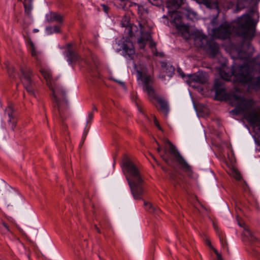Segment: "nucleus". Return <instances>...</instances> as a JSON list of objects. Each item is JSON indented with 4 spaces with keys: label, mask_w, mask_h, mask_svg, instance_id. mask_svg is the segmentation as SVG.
<instances>
[{
    "label": "nucleus",
    "mask_w": 260,
    "mask_h": 260,
    "mask_svg": "<svg viewBox=\"0 0 260 260\" xmlns=\"http://www.w3.org/2000/svg\"><path fill=\"white\" fill-rule=\"evenodd\" d=\"M145 209L150 213H157L159 209L154 207L150 203L145 201L144 203Z\"/></svg>",
    "instance_id": "5701e85b"
},
{
    "label": "nucleus",
    "mask_w": 260,
    "mask_h": 260,
    "mask_svg": "<svg viewBox=\"0 0 260 260\" xmlns=\"http://www.w3.org/2000/svg\"><path fill=\"white\" fill-rule=\"evenodd\" d=\"M32 0H23V2L25 13L28 16L30 14L32 9Z\"/></svg>",
    "instance_id": "4be33fe9"
},
{
    "label": "nucleus",
    "mask_w": 260,
    "mask_h": 260,
    "mask_svg": "<svg viewBox=\"0 0 260 260\" xmlns=\"http://www.w3.org/2000/svg\"><path fill=\"white\" fill-rule=\"evenodd\" d=\"M65 54L67 57V60L70 63H75L79 59L77 54L73 51L70 47H69Z\"/></svg>",
    "instance_id": "2eb2a0df"
},
{
    "label": "nucleus",
    "mask_w": 260,
    "mask_h": 260,
    "mask_svg": "<svg viewBox=\"0 0 260 260\" xmlns=\"http://www.w3.org/2000/svg\"><path fill=\"white\" fill-rule=\"evenodd\" d=\"M28 43L31 55L35 58L37 66H41V60L40 56V52L36 50L35 45L31 41H29Z\"/></svg>",
    "instance_id": "a211bd4d"
},
{
    "label": "nucleus",
    "mask_w": 260,
    "mask_h": 260,
    "mask_svg": "<svg viewBox=\"0 0 260 260\" xmlns=\"http://www.w3.org/2000/svg\"><path fill=\"white\" fill-rule=\"evenodd\" d=\"M171 177L172 178V179H173L174 180H176V179H175V175H172Z\"/></svg>",
    "instance_id": "37998d69"
},
{
    "label": "nucleus",
    "mask_w": 260,
    "mask_h": 260,
    "mask_svg": "<svg viewBox=\"0 0 260 260\" xmlns=\"http://www.w3.org/2000/svg\"><path fill=\"white\" fill-rule=\"evenodd\" d=\"M63 16L56 12H50L46 16L47 20L48 22L56 21L61 23L63 22Z\"/></svg>",
    "instance_id": "4468645a"
},
{
    "label": "nucleus",
    "mask_w": 260,
    "mask_h": 260,
    "mask_svg": "<svg viewBox=\"0 0 260 260\" xmlns=\"http://www.w3.org/2000/svg\"><path fill=\"white\" fill-rule=\"evenodd\" d=\"M213 251L216 255L217 260H223L221 255L217 251L216 249H213Z\"/></svg>",
    "instance_id": "7c9ffc66"
},
{
    "label": "nucleus",
    "mask_w": 260,
    "mask_h": 260,
    "mask_svg": "<svg viewBox=\"0 0 260 260\" xmlns=\"http://www.w3.org/2000/svg\"><path fill=\"white\" fill-rule=\"evenodd\" d=\"M141 27V37L138 39V43L139 47L141 49H143L145 47V44L147 42L150 41V47L151 48L153 53L155 56H162V53L158 52L155 48L156 44L151 40V37L149 32H144L143 27L141 24H140Z\"/></svg>",
    "instance_id": "1a4fd4ad"
},
{
    "label": "nucleus",
    "mask_w": 260,
    "mask_h": 260,
    "mask_svg": "<svg viewBox=\"0 0 260 260\" xmlns=\"http://www.w3.org/2000/svg\"><path fill=\"white\" fill-rule=\"evenodd\" d=\"M154 123L155 124V125L160 129V130H161V127H160V126L159 125V123H158V121L157 120L156 118L155 117H154Z\"/></svg>",
    "instance_id": "72a5a7b5"
},
{
    "label": "nucleus",
    "mask_w": 260,
    "mask_h": 260,
    "mask_svg": "<svg viewBox=\"0 0 260 260\" xmlns=\"http://www.w3.org/2000/svg\"><path fill=\"white\" fill-rule=\"evenodd\" d=\"M8 71L9 74V76L14 79L15 78V76L13 75V73L15 72V70L13 67H10L8 69Z\"/></svg>",
    "instance_id": "cd10ccee"
},
{
    "label": "nucleus",
    "mask_w": 260,
    "mask_h": 260,
    "mask_svg": "<svg viewBox=\"0 0 260 260\" xmlns=\"http://www.w3.org/2000/svg\"><path fill=\"white\" fill-rule=\"evenodd\" d=\"M170 16L175 24L176 28L180 31H183L184 32H187L188 27L182 23V16L180 13L177 11L170 10L168 11Z\"/></svg>",
    "instance_id": "9d476101"
},
{
    "label": "nucleus",
    "mask_w": 260,
    "mask_h": 260,
    "mask_svg": "<svg viewBox=\"0 0 260 260\" xmlns=\"http://www.w3.org/2000/svg\"><path fill=\"white\" fill-rule=\"evenodd\" d=\"M121 24L122 27L126 28L130 36L133 35L131 30L132 29V26L129 23V18L128 17L126 16H124L121 20Z\"/></svg>",
    "instance_id": "412c9836"
},
{
    "label": "nucleus",
    "mask_w": 260,
    "mask_h": 260,
    "mask_svg": "<svg viewBox=\"0 0 260 260\" xmlns=\"http://www.w3.org/2000/svg\"><path fill=\"white\" fill-rule=\"evenodd\" d=\"M138 80H141L143 83V90L147 92L148 96L155 99L159 104V110L167 116L169 111V106L167 100L160 96H156L154 90L151 86L152 79L150 76L146 74V69L143 66L135 65Z\"/></svg>",
    "instance_id": "39448f33"
},
{
    "label": "nucleus",
    "mask_w": 260,
    "mask_h": 260,
    "mask_svg": "<svg viewBox=\"0 0 260 260\" xmlns=\"http://www.w3.org/2000/svg\"><path fill=\"white\" fill-rule=\"evenodd\" d=\"M40 71L46 81L47 85L51 91V96L54 104V114L63 120L69 108L66 91L61 86L57 85L51 77L49 71L41 69Z\"/></svg>",
    "instance_id": "f03ea898"
},
{
    "label": "nucleus",
    "mask_w": 260,
    "mask_h": 260,
    "mask_svg": "<svg viewBox=\"0 0 260 260\" xmlns=\"http://www.w3.org/2000/svg\"><path fill=\"white\" fill-rule=\"evenodd\" d=\"M221 78L225 80L232 79L242 84H248L251 88H260V76L253 77L249 66L247 64L234 66L232 69L224 68L219 72Z\"/></svg>",
    "instance_id": "7ed1b4c3"
},
{
    "label": "nucleus",
    "mask_w": 260,
    "mask_h": 260,
    "mask_svg": "<svg viewBox=\"0 0 260 260\" xmlns=\"http://www.w3.org/2000/svg\"><path fill=\"white\" fill-rule=\"evenodd\" d=\"M245 231L243 233V241L252 244L257 241V238L253 235L251 231L247 228H244Z\"/></svg>",
    "instance_id": "ddd939ff"
},
{
    "label": "nucleus",
    "mask_w": 260,
    "mask_h": 260,
    "mask_svg": "<svg viewBox=\"0 0 260 260\" xmlns=\"http://www.w3.org/2000/svg\"><path fill=\"white\" fill-rule=\"evenodd\" d=\"M188 80L187 81L189 84L192 82L204 84L207 82V76L205 73L199 72L192 75H188Z\"/></svg>",
    "instance_id": "9b49d317"
},
{
    "label": "nucleus",
    "mask_w": 260,
    "mask_h": 260,
    "mask_svg": "<svg viewBox=\"0 0 260 260\" xmlns=\"http://www.w3.org/2000/svg\"><path fill=\"white\" fill-rule=\"evenodd\" d=\"M93 118V114L92 113V112H91L88 114V119L87 120V124H88L89 123H90L91 122Z\"/></svg>",
    "instance_id": "2f4dec72"
},
{
    "label": "nucleus",
    "mask_w": 260,
    "mask_h": 260,
    "mask_svg": "<svg viewBox=\"0 0 260 260\" xmlns=\"http://www.w3.org/2000/svg\"><path fill=\"white\" fill-rule=\"evenodd\" d=\"M123 49L131 58L134 55L135 51L132 42L128 41L123 45Z\"/></svg>",
    "instance_id": "f3484780"
},
{
    "label": "nucleus",
    "mask_w": 260,
    "mask_h": 260,
    "mask_svg": "<svg viewBox=\"0 0 260 260\" xmlns=\"http://www.w3.org/2000/svg\"><path fill=\"white\" fill-rule=\"evenodd\" d=\"M101 9L106 14H108L109 11V7L106 5H102Z\"/></svg>",
    "instance_id": "c85d7f7f"
},
{
    "label": "nucleus",
    "mask_w": 260,
    "mask_h": 260,
    "mask_svg": "<svg viewBox=\"0 0 260 260\" xmlns=\"http://www.w3.org/2000/svg\"><path fill=\"white\" fill-rule=\"evenodd\" d=\"M239 225L240 226H242V224H241L240 222H239Z\"/></svg>",
    "instance_id": "49530a36"
},
{
    "label": "nucleus",
    "mask_w": 260,
    "mask_h": 260,
    "mask_svg": "<svg viewBox=\"0 0 260 260\" xmlns=\"http://www.w3.org/2000/svg\"><path fill=\"white\" fill-rule=\"evenodd\" d=\"M231 175L236 179L238 180H240L241 177L240 173L236 169H233L232 170Z\"/></svg>",
    "instance_id": "bb28decb"
},
{
    "label": "nucleus",
    "mask_w": 260,
    "mask_h": 260,
    "mask_svg": "<svg viewBox=\"0 0 260 260\" xmlns=\"http://www.w3.org/2000/svg\"><path fill=\"white\" fill-rule=\"evenodd\" d=\"M206 244H207L208 245H209V246L210 247V248L212 249V250H213V249H215V248H214V247L211 245V242H210V241H209V240H207V241H206Z\"/></svg>",
    "instance_id": "c9c22d12"
},
{
    "label": "nucleus",
    "mask_w": 260,
    "mask_h": 260,
    "mask_svg": "<svg viewBox=\"0 0 260 260\" xmlns=\"http://www.w3.org/2000/svg\"><path fill=\"white\" fill-rule=\"evenodd\" d=\"M91 76H96V75H94V74H91Z\"/></svg>",
    "instance_id": "c03bdc74"
},
{
    "label": "nucleus",
    "mask_w": 260,
    "mask_h": 260,
    "mask_svg": "<svg viewBox=\"0 0 260 260\" xmlns=\"http://www.w3.org/2000/svg\"><path fill=\"white\" fill-rule=\"evenodd\" d=\"M178 72L179 73V74H180V75L182 77H184L185 76V75L183 73V72L181 70V69H179L178 70Z\"/></svg>",
    "instance_id": "f704fd0d"
},
{
    "label": "nucleus",
    "mask_w": 260,
    "mask_h": 260,
    "mask_svg": "<svg viewBox=\"0 0 260 260\" xmlns=\"http://www.w3.org/2000/svg\"><path fill=\"white\" fill-rule=\"evenodd\" d=\"M213 35L221 39L229 38L231 35L241 36L244 40H250L254 36L255 28L253 20L248 15L239 18L234 23L227 22L221 24L212 30Z\"/></svg>",
    "instance_id": "f257e3e1"
},
{
    "label": "nucleus",
    "mask_w": 260,
    "mask_h": 260,
    "mask_svg": "<svg viewBox=\"0 0 260 260\" xmlns=\"http://www.w3.org/2000/svg\"><path fill=\"white\" fill-rule=\"evenodd\" d=\"M192 35L197 47L206 49L213 56H215L218 53V45L213 40H209L207 36L204 35L202 31L194 30Z\"/></svg>",
    "instance_id": "423d86ee"
},
{
    "label": "nucleus",
    "mask_w": 260,
    "mask_h": 260,
    "mask_svg": "<svg viewBox=\"0 0 260 260\" xmlns=\"http://www.w3.org/2000/svg\"><path fill=\"white\" fill-rule=\"evenodd\" d=\"M192 15L193 17H194L196 16V13H194V12H188V14H187V17H190V15Z\"/></svg>",
    "instance_id": "e433bc0d"
},
{
    "label": "nucleus",
    "mask_w": 260,
    "mask_h": 260,
    "mask_svg": "<svg viewBox=\"0 0 260 260\" xmlns=\"http://www.w3.org/2000/svg\"><path fill=\"white\" fill-rule=\"evenodd\" d=\"M218 237L219 238L220 242L223 248H225L227 250H229L228 242L226 239V237L221 232L218 233Z\"/></svg>",
    "instance_id": "b1692460"
},
{
    "label": "nucleus",
    "mask_w": 260,
    "mask_h": 260,
    "mask_svg": "<svg viewBox=\"0 0 260 260\" xmlns=\"http://www.w3.org/2000/svg\"><path fill=\"white\" fill-rule=\"evenodd\" d=\"M123 167L134 199L141 200L144 192V182L139 168L128 158L124 160Z\"/></svg>",
    "instance_id": "20e7f679"
},
{
    "label": "nucleus",
    "mask_w": 260,
    "mask_h": 260,
    "mask_svg": "<svg viewBox=\"0 0 260 260\" xmlns=\"http://www.w3.org/2000/svg\"><path fill=\"white\" fill-rule=\"evenodd\" d=\"M21 80L27 92L30 95L35 96L34 83L31 80L32 71L30 69H21Z\"/></svg>",
    "instance_id": "6e6552de"
},
{
    "label": "nucleus",
    "mask_w": 260,
    "mask_h": 260,
    "mask_svg": "<svg viewBox=\"0 0 260 260\" xmlns=\"http://www.w3.org/2000/svg\"><path fill=\"white\" fill-rule=\"evenodd\" d=\"M46 31L47 34H51L53 32L58 33L60 32V29L58 26H50L47 27L46 28Z\"/></svg>",
    "instance_id": "a878e982"
},
{
    "label": "nucleus",
    "mask_w": 260,
    "mask_h": 260,
    "mask_svg": "<svg viewBox=\"0 0 260 260\" xmlns=\"http://www.w3.org/2000/svg\"><path fill=\"white\" fill-rule=\"evenodd\" d=\"M101 226L102 228H104L103 225L102 224H101Z\"/></svg>",
    "instance_id": "a18cd8bd"
},
{
    "label": "nucleus",
    "mask_w": 260,
    "mask_h": 260,
    "mask_svg": "<svg viewBox=\"0 0 260 260\" xmlns=\"http://www.w3.org/2000/svg\"><path fill=\"white\" fill-rule=\"evenodd\" d=\"M165 143L169 145L170 153L174 156L177 162L181 166V169L186 172L188 175H190L191 173V167L181 155L175 146L169 140H165Z\"/></svg>",
    "instance_id": "0eeeda50"
},
{
    "label": "nucleus",
    "mask_w": 260,
    "mask_h": 260,
    "mask_svg": "<svg viewBox=\"0 0 260 260\" xmlns=\"http://www.w3.org/2000/svg\"><path fill=\"white\" fill-rule=\"evenodd\" d=\"M161 67L164 72L166 74V75L169 77H171L174 73V68L170 63L166 62H161Z\"/></svg>",
    "instance_id": "aec40b11"
},
{
    "label": "nucleus",
    "mask_w": 260,
    "mask_h": 260,
    "mask_svg": "<svg viewBox=\"0 0 260 260\" xmlns=\"http://www.w3.org/2000/svg\"><path fill=\"white\" fill-rule=\"evenodd\" d=\"M94 111H97L98 109L94 105H93L92 112H93Z\"/></svg>",
    "instance_id": "a19ab883"
},
{
    "label": "nucleus",
    "mask_w": 260,
    "mask_h": 260,
    "mask_svg": "<svg viewBox=\"0 0 260 260\" xmlns=\"http://www.w3.org/2000/svg\"><path fill=\"white\" fill-rule=\"evenodd\" d=\"M161 150V148L159 145H158V147L157 148V151L158 152H160Z\"/></svg>",
    "instance_id": "79ce46f5"
},
{
    "label": "nucleus",
    "mask_w": 260,
    "mask_h": 260,
    "mask_svg": "<svg viewBox=\"0 0 260 260\" xmlns=\"http://www.w3.org/2000/svg\"><path fill=\"white\" fill-rule=\"evenodd\" d=\"M166 153V150L165 149V154H162V155H161V157L162 158V159L167 163V164H169V162H170V159L168 158V157H167L166 156H165V154Z\"/></svg>",
    "instance_id": "473e14b6"
},
{
    "label": "nucleus",
    "mask_w": 260,
    "mask_h": 260,
    "mask_svg": "<svg viewBox=\"0 0 260 260\" xmlns=\"http://www.w3.org/2000/svg\"><path fill=\"white\" fill-rule=\"evenodd\" d=\"M223 81L220 79H217L215 81L214 88L217 96H223L225 93L223 87Z\"/></svg>",
    "instance_id": "f8f14e48"
},
{
    "label": "nucleus",
    "mask_w": 260,
    "mask_h": 260,
    "mask_svg": "<svg viewBox=\"0 0 260 260\" xmlns=\"http://www.w3.org/2000/svg\"><path fill=\"white\" fill-rule=\"evenodd\" d=\"M181 5V0H168L167 3V7L171 11H177Z\"/></svg>",
    "instance_id": "6ab92c4d"
},
{
    "label": "nucleus",
    "mask_w": 260,
    "mask_h": 260,
    "mask_svg": "<svg viewBox=\"0 0 260 260\" xmlns=\"http://www.w3.org/2000/svg\"><path fill=\"white\" fill-rule=\"evenodd\" d=\"M14 112V109L12 105H9L5 110V113L8 114L9 119L8 120L9 122L12 123L11 128L12 129H14V127L16 125V120L15 119V115L13 114Z\"/></svg>",
    "instance_id": "dca6fc26"
},
{
    "label": "nucleus",
    "mask_w": 260,
    "mask_h": 260,
    "mask_svg": "<svg viewBox=\"0 0 260 260\" xmlns=\"http://www.w3.org/2000/svg\"><path fill=\"white\" fill-rule=\"evenodd\" d=\"M94 227H95V229H96V231L99 233H101V230H100V229L96 225H94Z\"/></svg>",
    "instance_id": "58836bf2"
},
{
    "label": "nucleus",
    "mask_w": 260,
    "mask_h": 260,
    "mask_svg": "<svg viewBox=\"0 0 260 260\" xmlns=\"http://www.w3.org/2000/svg\"><path fill=\"white\" fill-rule=\"evenodd\" d=\"M114 81H116V82H118V83L122 85H124V83L123 82L115 79H114Z\"/></svg>",
    "instance_id": "ea45409f"
},
{
    "label": "nucleus",
    "mask_w": 260,
    "mask_h": 260,
    "mask_svg": "<svg viewBox=\"0 0 260 260\" xmlns=\"http://www.w3.org/2000/svg\"><path fill=\"white\" fill-rule=\"evenodd\" d=\"M163 17L164 18H167V16L165 15V16H163Z\"/></svg>",
    "instance_id": "de8ad7c7"
},
{
    "label": "nucleus",
    "mask_w": 260,
    "mask_h": 260,
    "mask_svg": "<svg viewBox=\"0 0 260 260\" xmlns=\"http://www.w3.org/2000/svg\"><path fill=\"white\" fill-rule=\"evenodd\" d=\"M129 0H114V5L118 8L124 9L126 7V5Z\"/></svg>",
    "instance_id": "393cba45"
},
{
    "label": "nucleus",
    "mask_w": 260,
    "mask_h": 260,
    "mask_svg": "<svg viewBox=\"0 0 260 260\" xmlns=\"http://www.w3.org/2000/svg\"><path fill=\"white\" fill-rule=\"evenodd\" d=\"M4 227L7 231L10 232V229L8 224L4 221L0 222V228Z\"/></svg>",
    "instance_id": "c756f323"
},
{
    "label": "nucleus",
    "mask_w": 260,
    "mask_h": 260,
    "mask_svg": "<svg viewBox=\"0 0 260 260\" xmlns=\"http://www.w3.org/2000/svg\"><path fill=\"white\" fill-rule=\"evenodd\" d=\"M138 7V11L139 12H141L142 10H143V7H141L140 6H138L137 5V6Z\"/></svg>",
    "instance_id": "4c0bfd02"
}]
</instances>
